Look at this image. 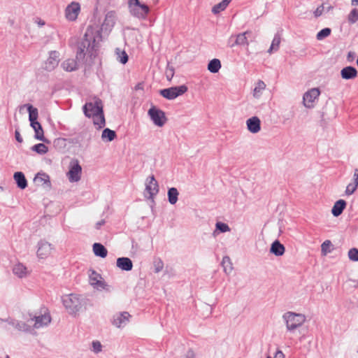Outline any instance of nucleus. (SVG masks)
I'll return each mask as SVG.
<instances>
[{
	"label": "nucleus",
	"instance_id": "f257e3e1",
	"mask_svg": "<svg viewBox=\"0 0 358 358\" xmlns=\"http://www.w3.org/2000/svg\"><path fill=\"white\" fill-rule=\"evenodd\" d=\"M101 38V34L99 30H94L92 27L87 28L83 38L78 43L76 59L83 61L86 55L92 59L96 57L98 43Z\"/></svg>",
	"mask_w": 358,
	"mask_h": 358
},
{
	"label": "nucleus",
	"instance_id": "f03ea898",
	"mask_svg": "<svg viewBox=\"0 0 358 358\" xmlns=\"http://www.w3.org/2000/svg\"><path fill=\"white\" fill-rule=\"evenodd\" d=\"M85 115L89 118L97 116L101 120V127H105L106 120L103 113V105L101 99L94 97L93 101L86 102L83 106Z\"/></svg>",
	"mask_w": 358,
	"mask_h": 358
},
{
	"label": "nucleus",
	"instance_id": "7ed1b4c3",
	"mask_svg": "<svg viewBox=\"0 0 358 358\" xmlns=\"http://www.w3.org/2000/svg\"><path fill=\"white\" fill-rule=\"evenodd\" d=\"M282 319L285 322L287 331L294 332L303 324L306 317L303 314L289 311L283 314Z\"/></svg>",
	"mask_w": 358,
	"mask_h": 358
},
{
	"label": "nucleus",
	"instance_id": "20e7f679",
	"mask_svg": "<svg viewBox=\"0 0 358 358\" xmlns=\"http://www.w3.org/2000/svg\"><path fill=\"white\" fill-rule=\"evenodd\" d=\"M62 303L69 314H76L83 306V300L80 296L71 294L62 296Z\"/></svg>",
	"mask_w": 358,
	"mask_h": 358
},
{
	"label": "nucleus",
	"instance_id": "39448f33",
	"mask_svg": "<svg viewBox=\"0 0 358 358\" xmlns=\"http://www.w3.org/2000/svg\"><path fill=\"white\" fill-rule=\"evenodd\" d=\"M128 6L131 15L139 20H145L150 10L148 5L140 1L128 2Z\"/></svg>",
	"mask_w": 358,
	"mask_h": 358
},
{
	"label": "nucleus",
	"instance_id": "423d86ee",
	"mask_svg": "<svg viewBox=\"0 0 358 358\" xmlns=\"http://www.w3.org/2000/svg\"><path fill=\"white\" fill-rule=\"evenodd\" d=\"M187 91V87L185 85L171 87L161 90L159 94L168 100H173L183 94Z\"/></svg>",
	"mask_w": 358,
	"mask_h": 358
},
{
	"label": "nucleus",
	"instance_id": "0eeeda50",
	"mask_svg": "<svg viewBox=\"0 0 358 358\" xmlns=\"http://www.w3.org/2000/svg\"><path fill=\"white\" fill-rule=\"evenodd\" d=\"M148 114L152 122L158 127L164 126L167 120L165 113L154 106L148 110Z\"/></svg>",
	"mask_w": 358,
	"mask_h": 358
},
{
	"label": "nucleus",
	"instance_id": "6e6552de",
	"mask_svg": "<svg viewBox=\"0 0 358 358\" xmlns=\"http://www.w3.org/2000/svg\"><path fill=\"white\" fill-rule=\"evenodd\" d=\"M82 173V167L76 159L71 161L69 164V171L67 173L69 180L71 182H78L80 180Z\"/></svg>",
	"mask_w": 358,
	"mask_h": 358
},
{
	"label": "nucleus",
	"instance_id": "1a4fd4ad",
	"mask_svg": "<svg viewBox=\"0 0 358 358\" xmlns=\"http://www.w3.org/2000/svg\"><path fill=\"white\" fill-rule=\"evenodd\" d=\"M145 192L149 194L148 199L151 200L154 203V198L159 192V185L156 180L155 176H149L145 181Z\"/></svg>",
	"mask_w": 358,
	"mask_h": 358
},
{
	"label": "nucleus",
	"instance_id": "9d476101",
	"mask_svg": "<svg viewBox=\"0 0 358 358\" xmlns=\"http://www.w3.org/2000/svg\"><path fill=\"white\" fill-rule=\"evenodd\" d=\"M252 35L251 31H246L245 32L238 34L236 35V38L234 41V43H231L233 41L234 35H231L228 39V46L230 48H234V46H245L249 45V41L248 38Z\"/></svg>",
	"mask_w": 358,
	"mask_h": 358
},
{
	"label": "nucleus",
	"instance_id": "9b49d317",
	"mask_svg": "<svg viewBox=\"0 0 358 358\" xmlns=\"http://www.w3.org/2000/svg\"><path fill=\"white\" fill-rule=\"evenodd\" d=\"M80 12V5L78 2L72 1L65 8V17L69 21H76Z\"/></svg>",
	"mask_w": 358,
	"mask_h": 358
},
{
	"label": "nucleus",
	"instance_id": "f8f14e48",
	"mask_svg": "<svg viewBox=\"0 0 358 358\" xmlns=\"http://www.w3.org/2000/svg\"><path fill=\"white\" fill-rule=\"evenodd\" d=\"M320 91L318 88H312L306 92L303 97L304 106L308 108L313 107L314 101L318 98Z\"/></svg>",
	"mask_w": 358,
	"mask_h": 358
},
{
	"label": "nucleus",
	"instance_id": "ddd939ff",
	"mask_svg": "<svg viewBox=\"0 0 358 358\" xmlns=\"http://www.w3.org/2000/svg\"><path fill=\"white\" fill-rule=\"evenodd\" d=\"M59 53L57 51H50L49 57L45 64V69L48 71L54 70L59 64Z\"/></svg>",
	"mask_w": 358,
	"mask_h": 358
},
{
	"label": "nucleus",
	"instance_id": "4468645a",
	"mask_svg": "<svg viewBox=\"0 0 358 358\" xmlns=\"http://www.w3.org/2000/svg\"><path fill=\"white\" fill-rule=\"evenodd\" d=\"M31 320L35 321L34 327L36 329H39L48 325L51 322V317L49 313L45 312L43 314L34 316Z\"/></svg>",
	"mask_w": 358,
	"mask_h": 358
},
{
	"label": "nucleus",
	"instance_id": "2eb2a0df",
	"mask_svg": "<svg viewBox=\"0 0 358 358\" xmlns=\"http://www.w3.org/2000/svg\"><path fill=\"white\" fill-rule=\"evenodd\" d=\"M52 245L45 241H40L38 243L37 256L40 258L47 257L52 250Z\"/></svg>",
	"mask_w": 358,
	"mask_h": 358
},
{
	"label": "nucleus",
	"instance_id": "dca6fc26",
	"mask_svg": "<svg viewBox=\"0 0 358 358\" xmlns=\"http://www.w3.org/2000/svg\"><path fill=\"white\" fill-rule=\"evenodd\" d=\"M130 315L128 312H122L113 316V324L120 328L124 327L129 322Z\"/></svg>",
	"mask_w": 358,
	"mask_h": 358
},
{
	"label": "nucleus",
	"instance_id": "f3484780",
	"mask_svg": "<svg viewBox=\"0 0 358 358\" xmlns=\"http://www.w3.org/2000/svg\"><path fill=\"white\" fill-rule=\"evenodd\" d=\"M246 125L248 130L252 134H257L261 130V121L257 116L248 119Z\"/></svg>",
	"mask_w": 358,
	"mask_h": 358
},
{
	"label": "nucleus",
	"instance_id": "a211bd4d",
	"mask_svg": "<svg viewBox=\"0 0 358 358\" xmlns=\"http://www.w3.org/2000/svg\"><path fill=\"white\" fill-rule=\"evenodd\" d=\"M358 72L355 67L348 66L341 71V76L344 80H352L357 76Z\"/></svg>",
	"mask_w": 358,
	"mask_h": 358
},
{
	"label": "nucleus",
	"instance_id": "6ab92c4d",
	"mask_svg": "<svg viewBox=\"0 0 358 358\" xmlns=\"http://www.w3.org/2000/svg\"><path fill=\"white\" fill-rule=\"evenodd\" d=\"M116 265L119 268L125 271H130L133 268V262L129 257L117 258Z\"/></svg>",
	"mask_w": 358,
	"mask_h": 358
},
{
	"label": "nucleus",
	"instance_id": "aec40b11",
	"mask_svg": "<svg viewBox=\"0 0 358 358\" xmlns=\"http://www.w3.org/2000/svg\"><path fill=\"white\" fill-rule=\"evenodd\" d=\"M30 126L34 130V132H35L34 138L36 139L39 140L43 142H45V143H49V141L47 138H45V137L44 136V133H43L42 126L38 122H36V124H33V123L30 124Z\"/></svg>",
	"mask_w": 358,
	"mask_h": 358
},
{
	"label": "nucleus",
	"instance_id": "412c9836",
	"mask_svg": "<svg viewBox=\"0 0 358 358\" xmlns=\"http://www.w3.org/2000/svg\"><path fill=\"white\" fill-rule=\"evenodd\" d=\"M347 203L343 199H339L336 201L332 207L331 213L334 217L341 215L345 208Z\"/></svg>",
	"mask_w": 358,
	"mask_h": 358
},
{
	"label": "nucleus",
	"instance_id": "4be33fe9",
	"mask_svg": "<svg viewBox=\"0 0 358 358\" xmlns=\"http://www.w3.org/2000/svg\"><path fill=\"white\" fill-rule=\"evenodd\" d=\"M13 178L17 184V187L20 189H24L27 187V180L22 172H15L13 175Z\"/></svg>",
	"mask_w": 358,
	"mask_h": 358
},
{
	"label": "nucleus",
	"instance_id": "5701e85b",
	"mask_svg": "<svg viewBox=\"0 0 358 358\" xmlns=\"http://www.w3.org/2000/svg\"><path fill=\"white\" fill-rule=\"evenodd\" d=\"M285 246L280 243L279 241L276 240L271 244L270 252L274 255L277 257L282 256L285 253Z\"/></svg>",
	"mask_w": 358,
	"mask_h": 358
},
{
	"label": "nucleus",
	"instance_id": "b1692460",
	"mask_svg": "<svg viewBox=\"0 0 358 358\" xmlns=\"http://www.w3.org/2000/svg\"><path fill=\"white\" fill-rule=\"evenodd\" d=\"M24 107H26L28 113H29V120L30 122V124H35L38 122L37 119L38 117V110L36 108L34 107L32 105L27 103L24 104L23 106Z\"/></svg>",
	"mask_w": 358,
	"mask_h": 358
},
{
	"label": "nucleus",
	"instance_id": "393cba45",
	"mask_svg": "<svg viewBox=\"0 0 358 358\" xmlns=\"http://www.w3.org/2000/svg\"><path fill=\"white\" fill-rule=\"evenodd\" d=\"M13 273L17 277L22 278L27 275V268L22 263H17L13 268Z\"/></svg>",
	"mask_w": 358,
	"mask_h": 358
},
{
	"label": "nucleus",
	"instance_id": "a878e982",
	"mask_svg": "<svg viewBox=\"0 0 358 358\" xmlns=\"http://www.w3.org/2000/svg\"><path fill=\"white\" fill-rule=\"evenodd\" d=\"M93 252L96 257L101 258H105L108 254L107 249L99 243L93 244Z\"/></svg>",
	"mask_w": 358,
	"mask_h": 358
},
{
	"label": "nucleus",
	"instance_id": "bb28decb",
	"mask_svg": "<svg viewBox=\"0 0 358 358\" xmlns=\"http://www.w3.org/2000/svg\"><path fill=\"white\" fill-rule=\"evenodd\" d=\"M61 66L62 69L68 72H71L78 69L77 62L75 59H68L64 60Z\"/></svg>",
	"mask_w": 358,
	"mask_h": 358
},
{
	"label": "nucleus",
	"instance_id": "cd10ccee",
	"mask_svg": "<svg viewBox=\"0 0 358 358\" xmlns=\"http://www.w3.org/2000/svg\"><path fill=\"white\" fill-rule=\"evenodd\" d=\"M8 324L19 331H29L30 330V327L27 324L22 321L10 320L8 321Z\"/></svg>",
	"mask_w": 358,
	"mask_h": 358
},
{
	"label": "nucleus",
	"instance_id": "c85d7f7f",
	"mask_svg": "<svg viewBox=\"0 0 358 358\" xmlns=\"http://www.w3.org/2000/svg\"><path fill=\"white\" fill-rule=\"evenodd\" d=\"M117 137L116 133L115 131L106 128L103 130L101 134V138L103 141L110 142L113 141Z\"/></svg>",
	"mask_w": 358,
	"mask_h": 358
},
{
	"label": "nucleus",
	"instance_id": "c756f323",
	"mask_svg": "<svg viewBox=\"0 0 358 358\" xmlns=\"http://www.w3.org/2000/svg\"><path fill=\"white\" fill-rule=\"evenodd\" d=\"M179 192L176 187H171L168 189L167 196L169 202L174 205L178 200Z\"/></svg>",
	"mask_w": 358,
	"mask_h": 358
},
{
	"label": "nucleus",
	"instance_id": "7c9ffc66",
	"mask_svg": "<svg viewBox=\"0 0 358 358\" xmlns=\"http://www.w3.org/2000/svg\"><path fill=\"white\" fill-rule=\"evenodd\" d=\"M281 42V37L279 33L275 34L271 45L268 50V52L271 54L273 52H276L279 49V46Z\"/></svg>",
	"mask_w": 358,
	"mask_h": 358
},
{
	"label": "nucleus",
	"instance_id": "2f4dec72",
	"mask_svg": "<svg viewBox=\"0 0 358 358\" xmlns=\"http://www.w3.org/2000/svg\"><path fill=\"white\" fill-rule=\"evenodd\" d=\"M334 9V6L331 5L325 6V3H322L314 11L313 14L315 17H319L324 13H329Z\"/></svg>",
	"mask_w": 358,
	"mask_h": 358
},
{
	"label": "nucleus",
	"instance_id": "473e14b6",
	"mask_svg": "<svg viewBox=\"0 0 358 358\" xmlns=\"http://www.w3.org/2000/svg\"><path fill=\"white\" fill-rule=\"evenodd\" d=\"M221 68V62L218 59H211L208 64V70L213 73H217Z\"/></svg>",
	"mask_w": 358,
	"mask_h": 358
},
{
	"label": "nucleus",
	"instance_id": "72a5a7b5",
	"mask_svg": "<svg viewBox=\"0 0 358 358\" xmlns=\"http://www.w3.org/2000/svg\"><path fill=\"white\" fill-rule=\"evenodd\" d=\"M231 1V0H222L220 3L215 5L212 8V12L214 14H217L221 11L224 10L229 3Z\"/></svg>",
	"mask_w": 358,
	"mask_h": 358
},
{
	"label": "nucleus",
	"instance_id": "f704fd0d",
	"mask_svg": "<svg viewBox=\"0 0 358 358\" xmlns=\"http://www.w3.org/2000/svg\"><path fill=\"white\" fill-rule=\"evenodd\" d=\"M34 180L40 181L43 184L47 185V186L48 187L51 185L50 176L45 173H38L36 177L34 178Z\"/></svg>",
	"mask_w": 358,
	"mask_h": 358
},
{
	"label": "nucleus",
	"instance_id": "c9c22d12",
	"mask_svg": "<svg viewBox=\"0 0 358 358\" xmlns=\"http://www.w3.org/2000/svg\"><path fill=\"white\" fill-rule=\"evenodd\" d=\"M89 274L90 284L94 287L96 284L94 282L100 281L102 279L101 274L98 273L96 271L90 269Z\"/></svg>",
	"mask_w": 358,
	"mask_h": 358
},
{
	"label": "nucleus",
	"instance_id": "e433bc0d",
	"mask_svg": "<svg viewBox=\"0 0 358 358\" xmlns=\"http://www.w3.org/2000/svg\"><path fill=\"white\" fill-rule=\"evenodd\" d=\"M266 84L262 80H258L253 91V96L255 98H259L262 94V90H264Z\"/></svg>",
	"mask_w": 358,
	"mask_h": 358
},
{
	"label": "nucleus",
	"instance_id": "4c0bfd02",
	"mask_svg": "<svg viewBox=\"0 0 358 358\" xmlns=\"http://www.w3.org/2000/svg\"><path fill=\"white\" fill-rule=\"evenodd\" d=\"M31 150L39 155H44L48 152V148L44 143H38L32 146Z\"/></svg>",
	"mask_w": 358,
	"mask_h": 358
},
{
	"label": "nucleus",
	"instance_id": "58836bf2",
	"mask_svg": "<svg viewBox=\"0 0 358 358\" xmlns=\"http://www.w3.org/2000/svg\"><path fill=\"white\" fill-rule=\"evenodd\" d=\"M95 286L94 287V289H96L98 290H102L104 289L108 292H110L112 289V287L110 285H108L103 278L100 281H97L94 282Z\"/></svg>",
	"mask_w": 358,
	"mask_h": 358
},
{
	"label": "nucleus",
	"instance_id": "ea45409f",
	"mask_svg": "<svg viewBox=\"0 0 358 358\" xmlns=\"http://www.w3.org/2000/svg\"><path fill=\"white\" fill-rule=\"evenodd\" d=\"M222 265L225 273H230L233 270L232 263L230 258L227 256L223 257Z\"/></svg>",
	"mask_w": 358,
	"mask_h": 358
},
{
	"label": "nucleus",
	"instance_id": "a19ab883",
	"mask_svg": "<svg viewBox=\"0 0 358 358\" xmlns=\"http://www.w3.org/2000/svg\"><path fill=\"white\" fill-rule=\"evenodd\" d=\"M358 21V9L353 8L348 15V22L350 24H354Z\"/></svg>",
	"mask_w": 358,
	"mask_h": 358
},
{
	"label": "nucleus",
	"instance_id": "79ce46f5",
	"mask_svg": "<svg viewBox=\"0 0 358 358\" xmlns=\"http://www.w3.org/2000/svg\"><path fill=\"white\" fill-rule=\"evenodd\" d=\"M115 13L113 12H108L105 17L103 26L113 27L115 24Z\"/></svg>",
	"mask_w": 358,
	"mask_h": 358
},
{
	"label": "nucleus",
	"instance_id": "37998d69",
	"mask_svg": "<svg viewBox=\"0 0 358 358\" xmlns=\"http://www.w3.org/2000/svg\"><path fill=\"white\" fill-rule=\"evenodd\" d=\"M331 33V29L329 27L324 28L321 29L320 31L317 32L316 35V38L318 41H322L325 38L330 36Z\"/></svg>",
	"mask_w": 358,
	"mask_h": 358
},
{
	"label": "nucleus",
	"instance_id": "c03bdc74",
	"mask_svg": "<svg viewBox=\"0 0 358 358\" xmlns=\"http://www.w3.org/2000/svg\"><path fill=\"white\" fill-rule=\"evenodd\" d=\"M116 53L117 55V59L122 64H125L129 59L128 55L125 51H120L119 48L116 49Z\"/></svg>",
	"mask_w": 358,
	"mask_h": 358
},
{
	"label": "nucleus",
	"instance_id": "a18cd8bd",
	"mask_svg": "<svg viewBox=\"0 0 358 358\" xmlns=\"http://www.w3.org/2000/svg\"><path fill=\"white\" fill-rule=\"evenodd\" d=\"M332 243L329 240H327L322 243L321 245V251L323 255H327V253H329L331 252L332 249L331 248L332 247Z\"/></svg>",
	"mask_w": 358,
	"mask_h": 358
},
{
	"label": "nucleus",
	"instance_id": "49530a36",
	"mask_svg": "<svg viewBox=\"0 0 358 358\" xmlns=\"http://www.w3.org/2000/svg\"><path fill=\"white\" fill-rule=\"evenodd\" d=\"M153 266L155 273H158L162 271L164 268V262L159 257H157L154 259Z\"/></svg>",
	"mask_w": 358,
	"mask_h": 358
},
{
	"label": "nucleus",
	"instance_id": "de8ad7c7",
	"mask_svg": "<svg viewBox=\"0 0 358 358\" xmlns=\"http://www.w3.org/2000/svg\"><path fill=\"white\" fill-rule=\"evenodd\" d=\"M216 230L221 233H225L230 231L229 225L226 223L217 222L215 224Z\"/></svg>",
	"mask_w": 358,
	"mask_h": 358
},
{
	"label": "nucleus",
	"instance_id": "09e8293b",
	"mask_svg": "<svg viewBox=\"0 0 358 358\" xmlns=\"http://www.w3.org/2000/svg\"><path fill=\"white\" fill-rule=\"evenodd\" d=\"M348 257L351 261L358 262V249L353 248L348 251Z\"/></svg>",
	"mask_w": 358,
	"mask_h": 358
},
{
	"label": "nucleus",
	"instance_id": "8fccbe9b",
	"mask_svg": "<svg viewBox=\"0 0 358 358\" xmlns=\"http://www.w3.org/2000/svg\"><path fill=\"white\" fill-rule=\"evenodd\" d=\"M92 350L94 352L99 353L101 351L102 345L99 341H94L92 342Z\"/></svg>",
	"mask_w": 358,
	"mask_h": 358
},
{
	"label": "nucleus",
	"instance_id": "3c124183",
	"mask_svg": "<svg viewBox=\"0 0 358 358\" xmlns=\"http://www.w3.org/2000/svg\"><path fill=\"white\" fill-rule=\"evenodd\" d=\"M357 187L358 186H357L355 184H352V183L348 184V186L346 187L345 194L347 195L352 194L357 189Z\"/></svg>",
	"mask_w": 358,
	"mask_h": 358
},
{
	"label": "nucleus",
	"instance_id": "603ef678",
	"mask_svg": "<svg viewBox=\"0 0 358 358\" xmlns=\"http://www.w3.org/2000/svg\"><path fill=\"white\" fill-rule=\"evenodd\" d=\"M183 358H196V354L192 349H189Z\"/></svg>",
	"mask_w": 358,
	"mask_h": 358
},
{
	"label": "nucleus",
	"instance_id": "864d4df0",
	"mask_svg": "<svg viewBox=\"0 0 358 358\" xmlns=\"http://www.w3.org/2000/svg\"><path fill=\"white\" fill-rule=\"evenodd\" d=\"M92 117H93V123L94 125L97 126V129H99L103 127H101V124H99L101 120L98 117V115L92 116Z\"/></svg>",
	"mask_w": 358,
	"mask_h": 358
},
{
	"label": "nucleus",
	"instance_id": "5fc2aeb1",
	"mask_svg": "<svg viewBox=\"0 0 358 358\" xmlns=\"http://www.w3.org/2000/svg\"><path fill=\"white\" fill-rule=\"evenodd\" d=\"M15 137L17 142L22 143L23 141V139L20 134V131L18 130H15Z\"/></svg>",
	"mask_w": 358,
	"mask_h": 358
},
{
	"label": "nucleus",
	"instance_id": "6e6d98bb",
	"mask_svg": "<svg viewBox=\"0 0 358 358\" xmlns=\"http://www.w3.org/2000/svg\"><path fill=\"white\" fill-rule=\"evenodd\" d=\"M35 23H36L39 27L44 26L45 24V22L44 20L41 19L40 17H36L34 20Z\"/></svg>",
	"mask_w": 358,
	"mask_h": 358
},
{
	"label": "nucleus",
	"instance_id": "4d7b16f0",
	"mask_svg": "<svg viewBox=\"0 0 358 358\" xmlns=\"http://www.w3.org/2000/svg\"><path fill=\"white\" fill-rule=\"evenodd\" d=\"M105 223H106V221H105V220H103H103H100V221H99V222H97L96 223V224H95V227H96V229H99L101 227V226H103V225H104V224H105Z\"/></svg>",
	"mask_w": 358,
	"mask_h": 358
},
{
	"label": "nucleus",
	"instance_id": "13d9d810",
	"mask_svg": "<svg viewBox=\"0 0 358 358\" xmlns=\"http://www.w3.org/2000/svg\"><path fill=\"white\" fill-rule=\"evenodd\" d=\"M355 58V53L352 52H349L347 55V59L348 62H352Z\"/></svg>",
	"mask_w": 358,
	"mask_h": 358
},
{
	"label": "nucleus",
	"instance_id": "bf43d9fd",
	"mask_svg": "<svg viewBox=\"0 0 358 358\" xmlns=\"http://www.w3.org/2000/svg\"><path fill=\"white\" fill-rule=\"evenodd\" d=\"M274 358H285V355L281 350H278L275 353Z\"/></svg>",
	"mask_w": 358,
	"mask_h": 358
},
{
	"label": "nucleus",
	"instance_id": "052dcab7",
	"mask_svg": "<svg viewBox=\"0 0 358 358\" xmlns=\"http://www.w3.org/2000/svg\"><path fill=\"white\" fill-rule=\"evenodd\" d=\"M354 181H355V185H356L357 186H358V169H356L355 170V173H354Z\"/></svg>",
	"mask_w": 358,
	"mask_h": 358
},
{
	"label": "nucleus",
	"instance_id": "680f3d73",
	"mask_svg": "<svg viewBox=\"0 0 358 358\" xmlns=\"http://www.w3.org/2000/svg\"><path fill=\"white\" fill-rule=\"evenodd\" d=\"M351 4L352 6H358V0H352L351 1Z\"/></svg>",
	"mask_w": 358,
	"mask_h": 358
},
{
	"label": "nucleus",
	"instance_id": "e2e57ef3",
	"mask_svg": "<svg viewBox=\"0 0 358 358\" xmlns=\"http://www.w3.org/2000/svg\"><path fill=\"white\" fill-rule=\"evenodd\" d=\"M235 38H236V35H234V38H233V41L231 42V43H234V41Z\"/></svg>",
	"mask_w": 358,
	"mask_h": 358
},
{
	"label": "nucleus",
	"instance_id": "0e129e2a",
	"mask_svg": "<svg viewBox=\"0 0 358 358\" xmlns=\"http://www.w3.org/2000/svg\"><path fill=\"white\" fill-rule=\"evenodd\" d=\"M136 88H137V89H139V88H140V84H138V85L136 86Z\"/></svg>",
	"mask_w": 358,
	"mask_h": 358
},
{
	"label": "nucleus",
	"instance_id": "69168bd1",
	"mask_svg": "<svg viewBox=\"0 0 358 358\" xmlns=\"http://www.w3.org/2000/svg\"><path fill=\"white\" fill-rule=\"evenodd\" d=\"M5 358H10L8 355H6Z\"/></svg>",
	"mask_w": 358,
	"mask_h": 358
},
{
	"label": "nucleus",
	"instance_id": "338daca9",
	"mask_svg": "<svg viewBox=\"0 0 358 358\" xmlns=\"http://www.w3.org/2000/svg\"><path fill=\"white\" fill-rule=\"evenodd\" d=\"M357 286H358V280H357Z\"/></svg>",
	"mask_w": 358,
	"mask_h": 358
},
{
	"label": "nucleus",
	"instance_id": "774afa93",
	"mask_svg": "<svg viewBox=\"0 0 358 358\" xmlns=\"http://www.w3.org/2000/svg\"><path fill=\"white\" fill-rule=\"evenodd\" d=\"M267 358H271V357H267Z\"/></svg>",
	"mask_w": 358,
	"mask_h": 358
}]
</instances>
